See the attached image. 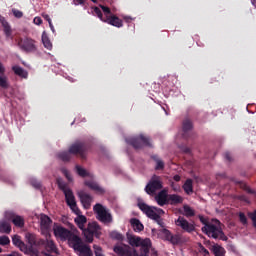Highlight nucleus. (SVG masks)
<instances>
[{"instance_id":"21","label":"nucleus","mask_w":256,"mask_h":256,"mask_svg":"<svg viewBox=\"0 0 256 256\" xmlns=\"http://www.w3.org/2000/svg\"><path fill=\"white\" fill-rule=\"evenodd\" d=\"M68 243L70 244L72 249H74V251H76L79 247L82 246L83 240L81 239V237L72 233V235H70V238L68 239Z\"/></svg>"},{"instance_id":"7","label":"nucleus","mask_w":256,"mask_h":256,"mask_svg":"<svg viewBox=\"0 0 256 256\" xmlns=\"http://www.w3.org/2000/svg\"><path fill=\"white\" fill-rule=\"evenodd\" d=\"M93 211L96 214V219L100 221V223H104V225L113 223V215L109 213V210H107L103 204L97 203L94 205Z\"/></svg>"},{"instance_id":"6","label":"nucleus","mask_w":256,"mask_h":256,"mask_svg":"<svg viewBox=\"0 0 256 256\" xmlns=\"http://www.w3.org/2000/svg\"><path fill=\"white\" fill-rule=\"evenodd\" d=\"M87 243H93V237H101V226L97 222H89L87 227L82 231Z\"/></svg>"},{"instance_id":"58","label":"nucleus","mask_w":256,"mask_h":256,"mask_svg":"<svg viewBox=\"0 0 256 256\" xmlns=\"http://www.w3.org/2000/svg\"><path fill=\"white\" fill-rule=\"evenodd\" d=\"M184 153H191V149L185 148V149H184Z\"/></svg>"},{"instance_id":"34","label":"nucleus","mask_w":256,"mask_h":256,"mask_svg":"<svg viewBox=\"0 0 256 256\" xmlns=\"http://www.w3.org/2000/svg\"><path fill=\"white\" fill-rule=\"evenodd\" d=\"M236 183L239 185L240 189H243V191H246L249 195H255L256 197V191L251 189L245 182L236 181Z\"/></svg>"},{"instance_id":"57","label":"nucleus","mask_w":256,"mask_h":256,"mask_svg":"<svg viewBox=\"0 0 256 256\" xmlns=\"http://www.w3.org/2000/svg\"><path fill=\"white\" fill-rule=\"evenodd\" d=\"M155 210L158 211V213H160V214L165 213V211H163V209H161V208H159V209L156 208Z\"/></svg>"},{"instance_id":"49","label":"nucleus","mask_w":256,"mask_h":256,"mask_svg":"<svg viewBox=\"0 0 256 256\" xmlns=\"http://www.w3.org/2000/svg\"><path fill=\"white\" fill-rule=\"evenodd\" d=\"M224 158L226 159V161H228V163H231L233 161V156H231L230 152H225Z\"/></svg>"},{"instance_id":"24","label":"nucleus","mask_w":256,"mask_h":256,"mask_svg":"<svg viewBox=\"0 0 256 256\" xmlns=\"http://www.w3.org/2000/svg\"><path fill=\"white\" fill-rule=\"evenodd\" d=\"M12 243L15 247H18V249H20V251H22V253H24V251H27V244H25V242H23V240H21V236L14 235L12 237Z\"/></svg>"},{"instance_id":"13","label":"nucleus","mask_w":256,"mask_h":256,"mask_svg":"<svg viewBox=\"0 0 256 256\" xmlns=\"http://www.w3.org/2000/svg\"><path fill=\"white\" fill-rule=\"evenodd\" d=\"M175 225L177 227H181V229L186 233H193V231H195V225L189 223V221H187L183 216H179L178 219L175 220Z\"/></svg>"},{"instance_id":"32","label":"nucleus","mask_w":256,"mask_h":256,"mask_svg":"<svg viewBox=\"0 0 256 256\" xmlns=\"http://www.w3.org/2000/svg\"><path fill=\"white\" fill-rule=\"evenodd\" d=\"M12 71L15 73V75H18V77H22V79H27V77H29V73H27V71L20 66H13Z\"/></svg>"},{"instance_id":"30","label":"nucleus","mask_w":256,"mask_h":256,"mask_svg":"<svg viewBox=\"0 0 256 256\" xmlns=\"http://www.w3.org/2000/svg\"><path fill=\"white\" fill-rule=\"evenodd\" d=\"M0 233L9 235L11 233V223L6 220H0Z\"/></svg>"},{"instance_id":"37","label":"nucleus","mask_w":256,"mask_h":256,"mask_svg":"<svg viewBox=\"0 0 256 256\" xmlns=\"http://www.w3.org/2000/svg\"><path fill=\"white\" fill-rule=\"evenodd\" d=\"M183 210L185 217H195V210H193L189 205H184Z\"/></svg>"},{"instance_id":"25","label":"nucleus","mask_w":256,"mask_h":256,"mask_svg":"<svg viewBox=\"0 0 256 256\" xmlns=\"http://www.w3.org/2000/svg\"><path fill=\"white\" fill-rule=\"evenodd\" d=\"M74 251L79 256H93V251L91 250V247L87 246V244H82Z\"/></svg>"},{"instance_id":"41","label":"nucleus","mask_w":256,"mask_h":256,"mask_svg":"<svg viewBox=\"0 0 256 256\" xmlns=\"http://www.w3.org/2000/svg\"><path fill=\"white\" fill-rule=\"evenodd\" d=\"M110 237L112 239H116V241H123L124 237L123 234L117 232V231H113L110 233Z\"/></svg>"},{"instance_id":"31","label":"nucleus","mask_w":256,"mask_h":256,"mask_svg":"<svg viewBox=\"0 0 256 256\" xmlns=\"http://www.w3.org/2000/svg\"><path fill=\"white\" fill-rule=\"evenodd\" d=\"M151 159H153V161L156 163V171H163V169H165V162H163V160H161L157 154L152 155Z\"/></svg>"},{"instance_id":"33","label":"nucleus","mask_w":256,"mask_h":256,"mask_svg":"<svg viewBox=\"0 0 256 256\" xmlns=\"http://www.w3.org/2000/svg\"><path fill=\"white\" fill-rule=\"evenodd\" d=\"M182 189H184V192L186 195H192L193 193V180L187 179L185 183L182 186Z\"/></svg>"},{"instance_id":"39","label":"nucleus","mask_w":256,"mask_h":256,"mask_svg":"<svg viewBox=\"0 0 256 256\" xmlns=\"http://www.w3.org/2000/svg\"><path fill=\"white\" fill-rule=\"evenodd\" d=\"M76 172L80 177H89V172L79 165H76Z\"/></svg>"},{"instance_id":"11","label":"nucleus","mask_w":256,"mask_h":256,"mask_svg":"<svg viewBox=\"0 0 256 256\" xmlns=\"http://www.w3.org/2000/svg\"><path fill=\"white\" fill-rule=\"evenodd\" d=\"M138 207H139L140 211L144 212L145 215H147V217H149V219H153V221H157V223H159V219H161V216L154 210L157 208L151 207L143 202L138 203Z\"/></svg>"},{"instance_id":"38","label":"nucleus","mask_w":256,"mask_h":256,"mask_svg":"<svg viewBox=\"0 0 256 256\" xmlns=\"http://www.w3.org/2000/svg\"><path fill=\"white\" fill-rule=\"evenodd\" d=\"M24 253L25 255L39 256V250H37V248H35L34 246H26V251H24Z\"/></svg>"},{"instance_id":"12","label":"nucleus","mask_w":256,"mask_h":256,"mask_svg":"<svg viewBox=\"0 0 256 256\" xmlns=\"http://www.w3.org/2000/svg\"><path fill=\"white\" fill-rule=\"evenodd\" d=\"M50 237H51V234H46V239L42 244V247H44L45 249L43 253H54L55 255H59V248H57L55 241H53L52 239H49Z\"/></svg>"},{"instance_id":"54","label":"nucleus","mask_w":256,"mask_h":256,"mask_svg":"<svg viewBox=\"0 0 256 256\" xmlns=\"http://www.w3.org/2000/svg\"><path fill=\"white\" fill-rule=\"evenodd\" d=\"M174 181H176V183H179V181H181V176L179 174L174 175L173 177Z\"/></svg>"},{"instance_id":"43","label":"nucleus","mask_w":256,"mask_h":256,"mask_svg":"<svg viewBox=\"0 0 256 256\" xmlns=\"http://www.w3.org/2000/svg\"><path fill=\"white\" fill-rule=\"evenodd\" d=\"M11 243V240L8 238V236H0V245H9Z\"/></svg>"},{"instance_id":"44","label":"nucleus","mask_w":256,"mask_h":256,"mask_svg":"<svg viewBox=\"0 0 256 256\" xmlns=\"http://www.w3.org/2000/svg\"><path fill=\"white\" fill-rule=\"evenodd\" d=\"M103 13H105V17H109L111 15V8L104 6V5H100Z\"/></svg>"},{"instance_id":"60","label":"nucleus","mask_w":256,"mask_h":256,"mask_svg":"<svg viewBox=\"0 0 256 256\" xmlns=\"http://www.w3.org/2000/svg\"><path fill=\"white\" fill-rule=\"evenodd\" d=\"M2 251H3V249H2V248H0V253H2Z\"/></svg>"},{"instance_id":"46","label":"nucleus","mask_w":256,"mask_h":256,"mask_svg":"<svg viewBox=\"0 0 256 256\" xmlns=\"http://www.w3.org/2000/svg\"><path fill=\"white\" fill-rule=\"evenodd\" d=\"M12 13L16 19H21L23 17V12L17 9H12Z\"/></svg>"},{"instance_id":"1","label":"nucleus","mask_w":256,"mask_h":256,"mask_svg":"<svg viewBox=\"0 0 256 256\" xmlns=\"http://www.w3.org/2000/svg\"><path fill=\"white\" fill-rule=\"evenodd\" d=\"M128 243L132 247H140V254L137 250L131 248L129 245H117L114 247V253L118 256H149L151 251V240L141 239L139 236L127 235Z\"/></svg>"},{"instance_id":"3","label":"nucleus","mask_w":256,"mask_h":256,"mask_svg":"<svg viewBox=\"0 0 256 256\" xmlns=\"http://www.w3.org/2000/svg\"><path fill=\"white\" fill-rule=\"evenodd\" d=\"M58 187L59 189H61V191H63L67 205L70 207L73 213L78 215V217H76L74 221L77 227H79L83 232L85 229V225H87V217H85L84 215H80L81 210H79V207H77V202L75 201V195H73V191L67 187V184L62 182H58Z\"/></svg>"},{"instance_id":"42","label":"nucleus","mask_w":256,"mask_h":256,"mask_svg":"<svg viewBox=\"0 0 256 256\" xmlns=\"http://www.w3.org/2000/svg\"><path fill=\"white\" fill-rule=\"evenodd\" d=\"M61 173H63L64 177H66L68 181H73V177H71V173H69V170H67V168H61Z\"/></svg>"},{"instance_id":"59","label":"nucleus","mask_w":256,"mask_h":256,"mask_svg":"<svg viewBox=\"0 0 256 256\" xmlns=\"http://www.w3.org/2000/svg\"><path fill=\"white\" fill-rule=\"evenodd\" d=\"M251 3L256 8V0H251Z\"/></svg>"},{"instance_id":"9","label":"nucleus","mask_w":256,"mask_h":256,"mask_svg":"<svg viewBox=\"0 0 256 256\" xmlns=\"http://www.w3.org/2000/svg\"><path fill=\"white\" fill-rule=\"evenodd\" d=\"M163 189V181H161V176L153 175L148 184L146 185L144 191L147 195L153 196L157 191Z\"/></svg>"},{"instance_id":"35","label":"nucleus","mask_w":256,"mask_h":256,"mask_svg":"<svg viewBox=\"0 0 256 256\" xmlns=\"http://www.w3.org/2000/svg\"><path fill=\"white\" fill-rule=\"evenodd\" d=\"M211 251L215 256L225 255V248L219 244H214L211 248Z\"/></svg>"},{"instance_id":"48","label":"nucleus","mask_w":256,"mask_h":256,"mask_svg":"<svg viewBox=\"0 0 256 256\" xmlns=\"http://www.w3.org/2000/svg\"><path fill=\"white\" fill-rule=\"evenodd\" d=\"M238 199L239 201H243L244 203H251V201L249 200V197H247L246 195H239Z\"/></svg>"},{"instance_id":"52","label":"nucleus","mask_w":256,"mask_h":256,"mask_svg":"<svg viewBox=\"0 0 256 256\" xmlns=\"http://www.w3.org/2000/svg\"><path fill=\"white\" fill-rule=\"evenodd\" d=\"M43 23V19L41 17H35L34 18V24L35 25H41Z\"/></svg>"},{"instance_id":"17","label":"nucleus","mask_w":256,"mask_h":256,"mask_svg":"<svg viewBox=\"0 0 256 256\" xmlns=\"http://www.w3.org/2000/svg\"><path fill=\"white\" fill-rule=\"evenodd\" d=\"M162 233L166 241H169L172 245H179L181 243V235L173 234L167 228L162 229Z\"/></svg>"},{"instance_id":"10","label":"nucleus","mask_w":256,"mask_h":256,"mask_svg":"<svg viewBox=\"0 0 256 256\" xmlns=\"http://www.w3.org/2000/svg\"><path fill=\"white\" fill-rule=\"evenodd\" d=\"M4 217L7 221H11L15 227H19V229H23V227H25V218L17 215L13 211H6Z\"/></svg>"},{"instance_id":"50","label":"nucleus","mask_w":256,"mask_h":256,"mask_svg":"<svg viewBox=\"0 0 256 256\" xmlns=\"http://www.w3.org/2000/svg\"><path fill=\"white\" fill-rule=\"evenodd\" d=\"M250 219H252L253 225L256 229V210L249 214Z\"/></svg>"},{"instance_id":"16","label":"nucleus","mask_w":256,"mask_h":256,"mask_svg":"<svg viewBox=\"0 0 256 256\" xmlns=\"http://www.w3.org/2000/svg\"><path fill=\"white\" fill-rule=\"evenodd\" d=\"M51 223H53V220L46 214H41L40 216V229L42 233H46V235H49V231L51 230Z\"/></svg>"},{"instance_id":"15","label":"nucleus","mask_w":256,"mask_h":256,"mask_svg":"<svg viewBox=\"0 0 256 256\" xmlns=\"http://www.w3.org/2000/svg\"><path fill=\"white\" fill-rule=\"evenodd\" d=\"M73 232L63 226H57L54 228L55 237H59L62 241H69V238Z\"/></svg>"},{"instance_id":"14","label":"nucleus","mask_w":256,"mask_h":256,"mask_svg":"<svg viewBox=\"0 0 256 256\" xmlns=\"http://www.w3.org/2000/svg\"><path fill=\"white\" fill-rule=\"evenodd\" d=\"M25 239L30 247H43L45 239L39 238L35 233L27 232L25 234Z\"/></svg>"},{"instance_id":"26","label":"nucleus","mask_w":256,"mask_h":256,"mask_svg":"<svg viewBox=\"0 0 256 256\" xmlns=\"http://www.w3.org/2000/svg\"><path fill=\"white\" fill-rule=\"evenodd\" d=\"M5 75V66L0 62V87L2 89H7L9 87V83L7 82V76Z\"/></svg>"},{"instance_id":"20","label":"nucleus","mask_w":256,"mask_h":256,"mask_svg":"<svg viewBox=\"0 0 256 256\" xmlns=\"http://www.w3.org/2000/svg\"><path fill=\"white\" fill-rule=\"evenodd\" d=\"M155 201L160 207L168 205L169 203V196L165 190H162L155 196Z\"/></svg>"},{"instance_id":"51","label":"nucleus","mask_w":256,"mask_h":256,"mask_svg":"<svg viewBox=\"0 0 256 256\" xmlns=\"http://www.w3.org/2000/svg\"><path fill=\"white\" fill-rule=\"evenodd\" d=\"M200 253H202L204 256L209 255V250H207L203 245L200 244Z\"/></svg>"},{"instance_id":"22","label":"nucleus","mask_w":256,"mask_h":256,"mask_svg":"<svg viewBox=\"0 0 256 256\" xmlns=\"http://www.w3.org/2000/svg\"><path fill=\"white\" fill-rule=\"evenodd\" d=\"M104 23H108V25H112L113 27H123V20H121L119 17L115 15L106 16Z\"/></svg>"},{"instance_id":"28","label":"nucleus","mask_w":256,"mask_h":256,"mask_svg":"<svg viewBox=\"0 0 256 256\" xmlns=\"http://www.w3.org/2000/svg\"><path fill=\"white\" fill-rule=\"evenodd\" d=\"M183 203V197L178 194L168 195V205H181Z\"/></svg>"},{"instance_id":"56","label":"nucleus","mask_w":256,"mask_h":256,"mask_svg":"<svg viewBox=\"0 0 256 256\" xmlns=\"http://www.w3.org/2000/svg\"><path fill=\"white\" fill-rule=\"evenodd\" d=\"M49 27L52 31H55V27H53V22H49Z\"/></svg>"},{"instance_id":"40","label":"nucleus","mask_w":256,"mask_h":256,"mask_svg":"<svg viewBox=\"0 0 256 256\" xmlns=\"http://www.w3.org/2000/svg\"><path fill=\"white\" fill-rule=\"evenodd\" d=\"M93 11L95 15H97L98 19H100V21L105 22L106 16H103V12H101V9L99 7H93Z\"/></svg>"},{"instance_id":"23","label":"nucleus","mask_w":256,"mask_h":256,"mask_svg":"<svg viewBox=\"0 0 256 256\" xmlns=\"http://www.w3.org/2000/svg\"><path fill=\"white\" fill-rule=\"evenodd\" d=\"M191 129H193V122L186 118L182 123V136L184 137V139H189V131H191Z\"/></svg>"},{"instance_id":"53","label":"nucleus","mask_w":256,"mask_h":256,"mask_svg":"<svg viewBox=\"0 0 256 256\" xmlns=\"http://www.w3.org/2000/svg\"><path fill=\"white\" fill-rule=\"evenodd\" d=\"M43 19H45V21H47L48 23H51V17L49 16V14H42Z\"/></svg>"},{"instance_id":"36","label":"nucleus","mask_w":256,"mask_h":256,"mask_svg":"<svg viewBox=\"0 0 256 256\" xmlns=\"http://www.w3.org/2000/svg\"><path fill=\"white\" fill-rule=\"evenodd\" d=\"M42 43L46 49L51 51L53 49V44H51V40H49V36L45 32L42 34Z\"/></svg>"},{"instance_id":"4","label":"nucleus","mask_w":256,"mask_h":256,"mask_svg":"<svg viewBox=\"0 0 256 256\" xmlns=\"http://www.w3.org/2000/svg\"><path fill=\"white\" fill-rule=\"evenodd\" d=\"M90 145L86 141L77 140L68 149V151L59 152L57 154L58 159L64 163L71 161V155H79L80 159H87V152L90 149Z\"/></svg>"},{"instance_id":"27","label":"nucleus","mask_w":256,"mask_h":256,"mask_svg":"<svg viewBox=\"0 0 256 256\" xmlns=\"http://www.w3.org/2000/svg\"><path fill=\"white\" fill-rule=\"evenodd\" d=\"M130 225H132L133 230L136 233H141V231H143V229H145V226H143V223H141V220L137 219V218L130 219Z\"/></svg>"},{"instance_id":"18","label":"nucleus","mask_w":256,"mask_h":256,"mask_svg":"<svg viewBox=\"0 0 256 256\" xmlns=\"http://www.w3.org/2000/svg\"><path fill=\"white\" fill-rule=\"evenodd\" d=\"M78 197L84 207V209H91V203H93V196L85 191L78 192Z\"/></svg>"},{"instance_id":"47","label":"nucleus","mask_w":256,"mask_h":256,"mask_svg":"<svg viewBox=\"0 0 256 256\" xmlns=\"http://www.w3.org/2000/svg\"><path fill=\"white\" fill-rule=\"evenodd\" d=\"M31 185L32 187H34L35 189H41V182L35 180V179H32L31 180Z\"/></svg>"},{"instance_id":"8","label":"nucleus","mask_w":256,"mask_h":256,"mask_svg":"<svg viewBox=\"0 0 256 256\" xmlns=\"http://www.w3.org/2000/svg\"><path fill=\"white\" fill-rule=\"evenodd\" d=\"M17 45L24 53H37V40L31 37L19 38Z\"/></svg>"},{"instance_id":"19","label":"nucleus","mask_w":256,"mask_h":256,"mask_svg":"<svg viewBox=\"0 0 256 256\" xmlns=\"http://www.w3.org/2000/svg\"><path fill=\"white\" fill-rule=\"evenodd\" d=\"M0 23L3 27V31L5 34L6 39H13V29H11V25L5 19V17L0 15Z\"/></svg>"},{"instance_id":"45","label":"nucleus","mask_w":256,"mask_h":256,"mask_svg":"<svg viewBox=\"0 0 256 256\" xmlns=\"http://www.w3.org/2000/svg\"><path fill=\"white\" fill-rule=\"evenodd\" d=\"M239 220L242 225H247V216H245V213L240 212L239 213Z\"/></svg>"},{"instance_id":"29","label":"nucleus","mask_w":256,"mask_h":256,"mask_svg":"<svg viewBox=\"0 0 256 256\" xmlns=\"http://www.w3.org/2000/svg\"><path fill=\"white\" fill-rule=\"evenodd\" d=\"M84 185H86V187H89V189H92V191H96L97 193H105V189L101 188V186H99V184H97L96 182L85 181Z\"/></svg>"},{"instance_id":"5","label":"nucleus","mask_w":256,"mask_h":256,"mask_svg":"<svg viewBox=\"0 0 256 256\" xmlns=\"http://www.w3.org/2000/svg\"><path fill=\"white\" fill-rule=\"evenodd\" d=\"M126 143L128 145H131L136 150L143 149V147H153V144L151 143V138L143 134L134 136L132 138H127Z\"/></svg>"},{"instance_id":"2","label":"nucleus","mask_w":256,"mask_h":256,"mask_svg":"<svg viewBox=\"0 0 256 256\" xmlns=\"http://www.w3.org/2000/svg\"><path fill=\"white\" fill-rule=\"evenodd\" d=\"M200 223L204 225L201 228L202 233L207 235L210 239H215L216 241H228L229 238L223 232V227H221V221L217 219H212L210 222L209 219L205 218L203 215L198 216Z\"/></svg>"},{"instance_id":"55","label":"nucleus","mask_w":256,"mask_h":256,"mask_svg":"<svg viewBox=\"0 0 256 256\" xmlns=\"http://www.w3.org/2000/svg\"><path fill=\"white\" fill-rule=\"evenodd\" d=\"M124 21H126V23H131V21H133V18L126 16V17H124Z\"/></svg>"}]
</instances>
